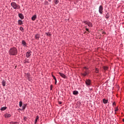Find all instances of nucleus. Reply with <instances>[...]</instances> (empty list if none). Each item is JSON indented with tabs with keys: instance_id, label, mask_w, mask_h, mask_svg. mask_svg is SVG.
<instances>
[{
	"instance_id": "nucleus-1",
	"label": "nucleus",
	"mask_w": 124,
	"mask_h": 124,
	"mask_svg": "<svg viewBox=\"0 0 124 124\" xmlns=\"http://www.w3.org/2000/svg\"><path fill=\"white\" fill-rule=\"evenodd\" d=\"M84 68L85 70H83V73L81 74L82 76H86L90 74V71L89 70V69H88V68L86 67H84Z\"/></svg>"
},
{
	"instance_id": "nucleus-2",
	"label": "nucleus",
	"mask_w": 124,
	"mask_h": 124,
	"mask_svg": "<svg viewBox=\"0 0 124 124\" xmlns=\"http://www.w3.org/2000/svg\"><path fill=\"white\" fill-rule=\"evenodd\" d=\"M10 55H16V48H11L9 50Z\"/></svg>"
},
{
	"instance_id": "nucleus-3",
	"label": "nucleus",
	"mask_w": 124,
	"mask_h": 124,
	"mask_svg": "<svg viewBox=\"0 0 124 124\" xmlns=\"http://www.w3.org/2000/svg\"><path fill=\"white\" fill-rule=\"evenodd\" d=\"M83 23L85 24V25H88V26L90 27L91 28L93 27V24L90 21H83Z\"/></svg>"
},
{
	"instance_id": "nucleus-4",
	"label": "nucleus",
	"mask_w": 124,
	"mask_h": 124,
	"mask_svg": "<svg viewBox=\"0 0 124 124\" xmlns=\"http://www.w3.org/2000/svg\"><path fill=\"white\" fill-rule=\"evenodd\" d=\"M99 12L101 15H102L103 13V7L101 5L99 7Z\"/></svg>"
},
{
	"instance_id": "nucleus-5",
	"label": "nucleus",
	"mask_w": 124,
	"mask_h": 124,
	"mask_svg": "<svg viewBox=\"0 0 124 124\" xmlns=\"http://www.w3.org/2000/svg\"><path fill=\"white\" fill-rule=\"evenodd\" d=\"M85 83L87 86H91V84H92V82L90 79H86L85 81Z\"/></svg>"
},
{
	"instance_id": "nucleus-6",
	"label": "nucleus",
	"mask_w": 124,
	"mask_h": 124,
	"mask_svg": "<svg viewBox=\"0 0 124 124\" xmlns=\"http://www.w3.org/2000/svg\"><path fill=\"white\" fill-rule=\"evenodd\" d=\"M4 117H5L6 119H8V118H10L11 117V114L9 113H6L4 115Z\"/></svg>"
},
{
	"instance_id": "nucleus-7",
	"label": "nucleus",
	"mask_w": 124,
	"mask_h": 124,
	"mask_svg": "<svg viewBox=\"0 0 124 124\" xmlns=\"http://www.w3.org/2000/svg\"><path fill=\"white\" fill-rule=\"evenodd\" d=\"M31 50H29L26 53V57H27V58H29L31 56Z\"/></svg>"
},
{
	"instance_id": "nucleus-8",
	"label": "nucleus",
	"mask_w": 124,
	"mask_h": 124,
	"mask_svg": "<svg viewBox=\"0 0 124 124\" xmlns=\"http://www.w3.org/2000/svg\"><path fill=\"white\" fill-rule=\"evenodd\" d=\"M59 74L60 75V76H61V77H62V78H64V79L66 78V76H65V75L63 74V73H59Z\"/></svg>"
},
{
	"instance_id": "nucleus-9",
	"label": "nucleus",
	"mask_w": 124,
	"mask_h": 124,
	"mask_svg": "<svg viewBox=\"0 0 124 124\" xmlns=\"http://www.w3.org/2000/svg\"><path fill=\"white\" fill-rule=\"evenodd\" d=\"M11 5L14 8V9H16V3L12 2L11 3Z\"/></svg>"
},
{
	"instance_id": "nucleus-10",
	"label": "nucleus",
	"mask_w": 124,
	"mask_h": 124,
	"mask_svg": "<svg viewBox=\"0 0 124 124\" xmlns=\"http://www.w3.org/2000/svg\"><path fill=\"white\" fill-rule=\"evenodd\" d=\"M6 83V81H5L4 79L2 80L1 84L3 87H5V84Z\"/></svg>"
},
{
	"instance_id": "nucleus-11",
	"label": "nucleus",
	"mask_w": 124,
	"mask_h": 124,
	"mask_svg": "<svg viewBox=\"0 0 124 124\" xmlns=\"http://www.w3.org/2000/svg\"><path fill=\"white\" fill-rule=\"evenodd\" d=\"M35 19H36V15H34L31 17V20L32 21H35Z\"/></svg>"
},
{
	"instance_id": "nucleus-12",
	"label": "nucleus",
	"mask_w": 124,
	"mask_h": 124,
	"mask_svg": "<svg viewBox=\"0 0 124 124\" xmlns=\"http://www.w3.org/2000/svg\"><path fill=\"white\" fill-rule=\"evenodd\" d=\"M18 16L20 19H24V16L22 14H18Z\"/></svg>"
},
{
	"instance_id": "nucleus-13",
	"label": "nucleus",
	"mask_w": 124,
	"mask_h": 124,
	"mask_svg": "<svg viewBox=\"0 0 124 124\" xmlns=\"http://www.w3.org/2000/svg\"><path fill=\"white\" fill-rule=\"evenodd\" d=\"M40 37V36H39V35L38 34H36L35 36V39H37V40H38Z\"/></svg>"
},
{
	"instance_id": "nucleus-14",
	"label": "nucleus",
	"mask_w": 124,
	"mask_h": 124,
	"mask_svg": "<svg viewBox=\"0 0 124 124\" xmlns=\"http://www.w3.org/2000/svg\"><path fill=\"white\" fill-rule=\"evenodd\" d=\"M73 93L75 95H77V94H78V93H79L77 91H73Z\"/></svg>"
},
{
	"instance_id": "nucleus-15",
	"label": "nucleus",
	"mask_w": 124,
	"mask_h": 124,
	"mask_svg": "<svg viewBox=\"0 0 124 124\" xmlns=\"http://www.w3.org/2000/svg\"><path fill=\"white\" fill-rule=\"evenodd\" d=\"M7 108L6 107H3L1 108L0 110L1 111H4V110H6Z\"/></svg>"
},
{
	"instance_id": "nucleus-16",
	"label": "nucleus",
	"mask_w": 124,
	"mask_h": 124,
	"mask_svg": "<svg viewBox=\"0 0 124 124\" xmlns=\"http://www.w3.org/2000/svg\"><path fill=\"white\" fill-rule=\"evenodd\" d=\"M52 76L54 80L55 81V84L56 85V84H57V78H56V77L54 75H52Z\"/></svg>"
},
{
	"instance_id": "nucleus-17",
	"label": "nucleus",
	"mask_w": 124,
	"mask_h": 124,
	"mask_svg": "<svg viewBox=\"0 0 124 124\" xmlns=\"http://www.w3.org/2000/svg\"><path fill=\"white\" fill-rule=\"evenodd\" d=\"M39 119V117L38 116H37L36 117V119L35 120V124H36V123H37V121Z\"/></svg>"
},
{
	"instance_id": "nucleus-18",
	"label": "nucleus",
	"mask_w": 124,
	"mask_h": 124,
	"mask_svg": "<svg viewBox=\"0 0 124 124\" xmlns=\"http://www.w3.org/2000/svg\"><path fill=\"white\" fill-rule=\"evenodd\" d=\"M22 44L23 45V46H26V45H27V43L25 41H22Z\"/></svg>"
},
{
	"instance_id": "nucleus-19",
	"label": "nucleus",
	"mask_w": 124,
	"mask_h": 124,
	"mask_svg": "<svg viewBox=\"0 0 124 124\" xmlns=\"http://www.w3.org/2000/svg\"><path fill=\"white\" fill-rule=\"evenodd\" d=\"M109 17H110V16L109 15V14L107 13V15L105 16V17L107 19H109Z\"/></svg>"
},
{
	"instance_id": "nucleus-20",
	"label": "nucleus",
	"mask_w": 124,
	"mask_h": 124,
	"mask_svg": "<svg viewBox=\"0 0 124 124\" xmlns=\"http://www.w3.org/2000/svg\"><path fill=\"white\" fill-rule=\"evenodd\" d=\"M103 103L105 104H106V103H107V102H108V100L105 99H104L103 100Z\"/></svg>"
},
{
	"instance_id": "nucleus-21",
	"label": "nucleus",
	"mask_w": 124,
	"mask_h": 124,
	"mask_svg": "<svg viewBox=\"0 0 124 124\" xmlns=\"http://www.w3.org/2000/svg\"><path fill=\"white\" fill-rule=\"evenodd\" d=\"M23 24V22H22V20H18V25H22Z\"/></svg>"
},
{
	"instance_id": "nucleus-22",
	"label": "nucleus",
	"mask_w": 124,
	"mask_h": 124,
	"mask_svg": "<svg viewBox=\"0 0 124 124\" xmlns=\"http://www.w3.org/2000/svg\"><path fill=\"white\" fill-rule=\"evenodd\" d=\"M59 2V0H54V3H55V4H58Z\"/></svg>"
},
{
	"instance_id": "nucleus-23",
	"label": "nucleus",
	"mask_w": 124,
	"mask_h": 124,
	"mask_svg": "<svg viewBox=\"0 0 124 124\" xmlns=\"http://www.w3.org/2000/svg\"><path fill=\"white\" fill-rule=\"evenodd\" d=\"M22 101H20V102H19V107H22Z\"/></svg>"
},
{
	"instance_id": "nucleus-24",
	"label": "nucleus",
	"mask_w": 124,
	"mask_h": 124,
	"mask_svg": "<svg viewBox=\"0 0 124 124\" xmlns=\"http://www.w3.org/2000/svg\"><path fill=\"white\" fill-rule=\"evenodd\" d=\"M26 106H27V105H24L22 106V108L23 110H25V109H26Z\"/></svg>"
},
{
	"instance_id": "nucleus-25",
	"label": "nucleus",
	"mask_w": 124,
	"mask_h": 124,
	"mask_svg": "<svg viewBox=\"0 0 124 124\" xmlns=\"http://www.w3.org/2000/svg\"><path fill=\"white\" fill-rule=\"evenodd\" d=\"M20 8V6L18 5H16V9H19Z\"/></svg>"
},
{
	"instance_id": "nucleus-26",
	"label": "nucleus",
	"mask_w": 124,
	"mask_h": 124,
	"mask_svg": "<svg viewBox=\"0 0 124 124\" xmlns=\"http://www.w3.org/2000/svg\"><path fill=\"white\" fill-rule=\"evenodd\" d=\"M98 71H99L98 69L97 68H96L95 72V73H98Z\"/></svg>"
},
{
	"instance_id": "nucleus-27",
	"label": "nucleus",
	"mask_w": 124,
	"mask_h": 124,
	"mask_svg": "<svg viewBox=\"0 0 124 124\" xmlns=\"http://www.w3.org/2000/svg\"><path fill=\"white\" fill-rule=\"evenodd\" d=\"M50 90L52 91V89H53V85H51L50 86Z\"/></svg>"
},
{
	"instance_id": "nucleus-28",
	"label": "nucleus",
	"mask_w": 124,
	"mask_h": 124,
	"mask_svg": "<svg viewBox=\"0 0 124 124\" xmlns=\"http://www.w3.org/2000/svg\"><path fill=\"white\" fill-rule=\"evenodd\" d=\"M104 70H107V69H108V67H104Z\"/></svg>"
},
{
	"instance_id": "nucleus-29",
	"label": "nucleus",
	"mask_w": 124,
	"mask_h": 124,
	"mask_svg": "<svg viewBox=\"0 0 124 124\" xmlns=\"http://www.w3.org/2000/svg\"><path fill=\"white\" fill-rule=\"evenodd\" d=\"M118 110H119V108H116L115 110V112H117L118 111Z\"/></svg>"
},
{
	"instance_id": "nucleus-30",
	"label": "nucleus",
	"mask_w": 124,
	"mask_h": 124,
	"mask_svg": "<svg viewBox=\"0 0 124 124\" xmlns=\"http://www.w3.org/2000/svg\"><path fill=\"white\" fill-rule=\"evenodd\" d=\"M47 35H48V36H51V34L47 33Z\"/></svg>"
},
{
	"instance_id": "nucleus-31",
	"label": "nucleus",
	"mask_w": 124,
	"mask_h": 124,
	"mask_svg": "<svg viewBox=\"0 0 124 124\" xmlns=\"http://www.w3.org/2000/svg\"><path fill=\"white\" fill-rule=\"evenodd\" d=\"M22 30H23V27H20V30L22 31Z\"/></svg>"
},
{
	"instance_id": "nucleus-32",
	"label": "nucleus",
	"mask_w": 124,
	"mask_h": 124,
	"mask_svg": "<svg viewBox=\"0 0 124 124\" xmlns=\"http://www.w3.org/2000/svg\"><path fill=\"white\" fill-rule=\"evenodd\" d=\"M86 31H89V29L86 28Z\"/></svg>"
},
{
	"instance_id": "nucleus-33",
	"label": "nucleus",
	"mask_w": 124,
	"mask_h": 124,
	"mask_svg": "<svg viewBox=\"0 0 124 124\" xmlns=\"http://www.w3.org/2000/svg\"><path fill=\"white\" fill-rule=\"evenodd\" d=\"M59 103L60 104H62V102H59Z\"/></svg>"
},
{
	"instance_id": "nucleus-34",
	"label": "nucleus",
	"mask_w": 124,
	"mask_h": 124,
	"mask_svg": "<svg viewBox=\"0 0 124 124\" xmlns=\"http://www.w3.org/2000/svg\"><path fill=\"white\" fill-rule=\"evenodd\" d=\"M113 105H116V103H115V102H114V103H113Z\"/></svg>"
},
{
	"instance_id": "nucleus-35",
	"label": "nucleus",
	"mask_w": 124,
	"mask_h": 124,
	"mask_svg": "<svg viewBox=\"0 0 124 124\" xmlns=\"http://www.w3.org/2000/svg\"><path fill=\"white\" fill-rule=\"evenodd\" d=\"M123 122L124 123V119H123Z\"/></svg>"
},
{
	"instance_id": "nucleus-36",
	"label": "nucleus",
	"mask_w": 124,
	"mask_h": 124,
	"mask_svg": "<svg viewBox=\"0 0 124 124\" xmlns=\"http://www.w3.org/2000/svg\"><path fill=\"white\" fill-rule=\"evenodd\" d=\"M15 68H16V66H15Z\"/></svg>"
}]
</instances>
